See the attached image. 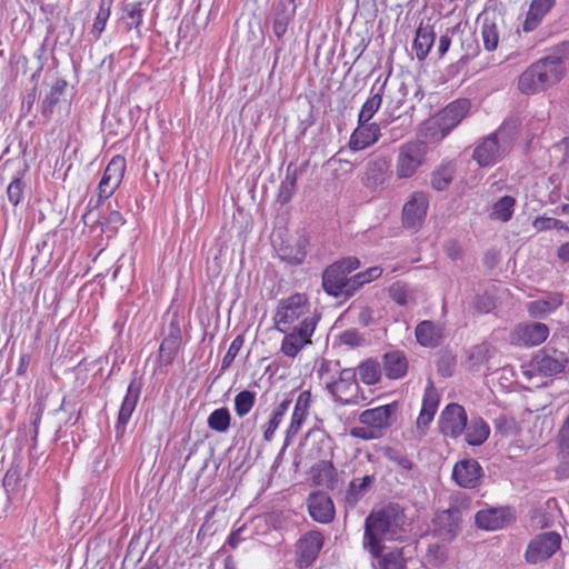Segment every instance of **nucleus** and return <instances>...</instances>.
I'll use <instances>...</instances> for the list:
<instances>
[{
	"mask_svg": "<svg viewBox=\"0 0 569 569\" xmlns=\"http://www.w3.org/2000/svg\"><path fill=\"white\" fill-rule=\"evenodd\" d=\"M407 517L398 503H389L371 511L365 520L362 546L376 551L385 540H397L406 532Z\"/></svg>",
	"mask_w": 569,
	"mask_h": 569,
	"instance_id": "f257e3e1",
	"label": "nucleus"
},
{
	"mask_svg": "<svg viewBox=\"0 0 569 569\" xmlns=\"http://www.w3.org/2000/svg\"><path fill=\"white\" fill-rule=\"evenodd\" d=\"M569 57V43H561L551 53L532 63L518 80V88L525 94H533L557 83L565 71L563 63Z\"/></svg>",
	"mask_w": 569,
	"mask_h": 569,
	"instance_id": "f03ea898",
	"label": "nucleus"
},
{
	"mask_svg": "<svg viewBox=\"0 0 569 569\" xmlns=\"http://www.w3.org/2000/svg\"><path fill=\"white\" fill-rule=\"evenodd\" d=\"M360 267L356 257H347L330 264L322 273L323 290L333 297L350 298L355 295L352 277L349 273Z\"/></svg>",
	"mask_w": 569,
	"mask_h": 569,
	"instance_id": "7ed1b4c3",
	"label": "nucleus"
},
{
	"mask_svg": "<svg viewBox=\"0 0 569 569\" xmlns=\"http://www.w3.org/2000/svg\"><path fill=\"white\" fill-rule=\"evenodd\" d=\"M470 499L466 495L455 497V502L441 512H438L432 520V532L442 541L452 540L460 530L461 511L468 509Z\"/></svg>",
	"mask_w": 569,
	"mask_h": 569,
	"instance_id": "20e7f679",
	"label": "nucleus"
},
{
	"mask_svg": "<svg viewBox=\"0 0 569 569\" xmlns=\"http://www.w3.org/2000/svg\"><path fill=\"white\" fill-rule=\"evenodd\" d=\"M309 308L308 299L301 293L281 300L274 315L277 330L286 333L296 321H299V326H302L306 319L316 318Z\"/></svg>",
	"mask_w": 569,
	"mask_h": 569,
	"instance_id": "39448f33",
	"label": "nucleus"
},
{
	"mask_svg": "<svg viewBox=\"0 0 569 569\" xmlns=\"http://www.w3.org/2000/svg\"><path fill=\"white\" fill-rule=\"evenodd\" d=\"M428 147L420 140H411L399 147L396 174L399 179H409L413 177L419 168L425 163Z\"/></svg>",
	"mask_w": 569,
	"mask_h": 569,
	"instance_id": "423d86ee",
	"label": "nucleus"
},
{
	"mask_svg": "<svg viewBox=\"0 0 569 569\" xmlns=\"http://www.w3.org/2000/svg\"><path fill=\"white\" fill-rule=\"evenodd\" d=\"M327 389L335 401L341 405H358L365 400V397L359 395L357 371L353 368L340 370L338 379L329 382Z\"/></svg>",
	"mask_w": 569,
	"mask_h": 569,
	"instance_id": "0eeeda50",
	"label": "nucleus"
},
{
	"mask_svg": "<svg viewBox=\"0 0 569 569\" xmlns=\"http://www.w3.org/2000/svg\"><path fill=\"white\" fill-rule=\"evenodd\" d=\"M505 129L500 127L496 132L483 138L473 149L472 159L480 167L492 166L500 160L506 151L507 140Z\"/></svg>",
	"mask_w": 569,
	"mask_h": 569,
	"instance_id": "6e6552de",
	"label": "nucleus"
},
{
	"mask_svg": "<svg viewBox=\"0 0 569 569\" xmlns=\"http://www.w3.org/2000/svg\"><path fill=\"white\" fill-rule=\"evenodd\" d=\"M561 546V536L555 531L537 535L532 538L525 553L528 563L536 565L551 558Z\"/></svg>",
	"mask_w": 569,
	"mask_h": 569,
	"instance_id": "1a4fd4ad",
	"label": "nucleus"
},
{
	"mask_svg": "<svg viewBox=\"0 0 569 569\" xmlns=\"http://www.w3.org/2000/svg\"><path fill=\"white\" fill-rule=\"evenodd\" d=\"M471 103L468 99H457L449 103L440 113L436 121L426 123L428 130L439 128L441 130V138H443L450 130L456 128L469 113Z\"/></svg>",
	"mask_w": 569,
	"mask_h": 569,
	"instance_id": "9d476101",
	"label": "nucleus"
},
{
	"mask_svg": "<svg viewBox=\"0 0 569 569\" xmlns=\"http://www.w3.org/2000/svg\"><path fill=\"white\" fill-rule=\"evenodd\" d=\"M468 417L465 408L456 402L445 407L439 418V429L445 437L458 438L467 428Z\"/></svg>",
	"mask_w": 569,
	"mask_h": 569,
	"instance_id": "9b49d317",
	"label": "nucleus"
},
{
	"mask_svg": "<svg viewBox=\"0 0 569 569\" xmlns=\"http://www.w3.org/2000/svg\"><path fill=\"white\" fill-rule=\"evenodd\" d=\"M317 326V318H309L302 326H296L293 330L287 333L281 343V352L290 358H295L300 350L311 343V336Z\"/></svg>",
	"mask_w": 569,
	"mask_h": 569,
	"instance_id": "f8f14e48",
	"label": "nucleus"
},
{
	"mask_svg": "<svg viewBox=\"0 0 569 569\" xmlns=\"http://www.w3.org/2000/svg\"><path fill=\"white\" fill-rule=\"evenodd\" d=\"M569 360L563 351L543 348L532 359L531 366L545 376H556L562 372Z\"/></svg>",
	"mask_w": 569,
	"mask_h": 569,
	"instance_id": "ddd939ff",
	"label": "nucleus"
},
{
	"mask_svg": "<svg viewBox=\"0 0 569 569\" xmlns=\"http://www.w3.org/2000/svg\"><path fill=\"white\" fill-rule=\"evenodd\" d=\"M124 171L126 159L121 156L113 157L104 169L103 176L98 186V194L100 199L106 200L113 194L121 183Z\"/></svg>",
	"mask_w": 569,
	"mask_h": 569,
	"instance_id": "4468645a",
	"label": "nucleus"
},
{
	"mask_svg": "<svg viewBox=\"0 0 569 569\" xmlns=\"http://www.w3.org/2000/svg\"><path fill=\"white\" fill-rule=\"evenodd\" d=\"M483 470L475 459H463L453 466L452 479L462 488L473 489L480 486Z\"/></svg>",
	"mask_w": 569,
	"mask_h": 569,
	"instance_id": "2eb2a0df",
	"label": "nucleus"
},
{
	"mask_svg": "<svg viewBox=\"0 0 569 569\" xmlns=\"http://www.w3.org/2000/svg\"><path fill=\"white\" fill-rule=\"evenodd\" d=\"M428 203L426 193L420 191L412 193L402 209V222L405 228L418 229L422 224L427 214Z\"/></svg>",
	"mask_w": 569,
	"mask_h": 569,
	"instance_id": "dca6fc26",
	"label": "nucleus"
},
{
	"mask_svg": "<svg viewBox=\"0 0 569 569\" xmlns=\"http://www.w3.org/2000/svg\"><path fill=\"white\" fill-rule=\"evenodd\" d=\"M398 403L391 402L385 406H379L372 409L362 411L359 416L360 423L377 429L381 432L392 425V419L396 415Z\"/></svg>",
	"mask_w": 569,
	"mask_h": 569,
	"instance_id": "f3484780",
	"label": "nucleus"
},
{
	"mask_svg": "<svg viewBox=\"0 0 569 569\" xmlns=\"http://www.w3.org/2000/svg\"><path fill=\"white\" fill-rule=\"evenodd\" d=\"M323 545V537L319 531H309L297 543V565L300 568L309 567L318 557Z\"/></svg>",
	"mask_w": 569,
	"mask_h": 569,
	"instance_id": "a211bd4d",
	"label": "nucleus"
},
{
	"mask_svg": "<svg viewBox=\"0 0 569 569\" xmlns=\"http://www.w3.org/2000/svg\"><path fill=\"white\" fill-rule=\"evenodd\" d=\"M140 392L141 383L136 378H133L127 388V393L118 413V420L116 423L117 437H120L124 433L127 425L136 409Z\"/></svg>",
	"mask_w": 569,
	"mask_h": 569,
	"instance_id": "6ab92c4d",
	"label": "nucleus"
},
{
	"mask_svg": "<svg viewBox=\"0 0 569 569\" xmlns=\"http://www.w3.org/2000/svg\"><path fill=\"white\" fill-rule=\"evenodd\" d=\"M548 336L549 328L542 322H523L518 325L512 332V339L525 346H538L546 341Z\"/></svg>",
	"mask_w": 569,
	"mask_h": 569,
	"instance_id": "aec40b11",
	"label": "nucleus"
},
{
	"mask_svg": "<svg viewBox=\"0 0 569 569\" xmlns=\"http://www.w3.org/2000/svg\"><path fill=\"white\" fill-rule=\"evenodd\" d=\"M308 239L305 234L283 240L277 247V253L282 261L290 264H301L307 254Z\"/></svg>",
	"mask_w": 569,
	"mask_h": 569,
	"instance_id": "412c9836",
	"label": "nucleus"
},
{
	"mask_svg": "<svg viewBox=\"0 0 569 569\" xmlns=\"http://www.w3.org/2000/svg\"><path fill=\"white\" fill-rule=\"evenodd\" d=\"M380 137V126L376 122L360 123L352 132L349 140V148L353 151H360L378 141Z\"/></svg>",
	"mask_w": 569,
	"mask_h": 569,
	"instance_id": "4be33fe9",
	"label": "nucleus"
},
{
	"mask_svg": "<svg viewBox=\"0 0 569 569\" xmlns=\"http://www.w3.org/2000/svg\"><path fill=\"white\" fill-rule=\"evenodd\" d=\"M476 525L485 530H498L511 521V515L507 508H489L480 510L475 516Z\"/></svg>",
	"mask_w": 569,
	"mask_h": 569,
	"instance_id": "5701e85b",
	"label": "nucleus"
},
{
	"mask_svg": "<svg viewBox=\"0 0 569 569\" xmlns=\"http://www.w3.org/2000/svg\"><path fill=\"white\" fill-rule=\"evenodd\" d=\"M308 509L311 518L321 523H328L335 517L333 502L330 497L322 492L309 496Z\"/></svg>",
	"mask_w": 569,
	"mask_h": 569,
	"instance_id": "b1692460",
	"label": "nucleus"
},
{
	"mask_svg": "<svg viewBox=\"0 0 569 569\" xmlns=\"http://www.w3.org/2000/svg\"><path fill=\"white\" fill-rule=\"evenodd\" d=\"M372 556V566L375 569H403L405 558L400 549L387 550L383 543H379L376 551L368 550Z\"/></svg>",
	"mask_w": 569,
	"mask_h": 569,
	"instance_id": "393cba45",
	"label": "nucleus"
},
{
	"mask_svg": "<svg viewBox=\"0 0 569 569\" xmlns=\"http://www.w3.org/2000/svg\"><path fill=\"white\" fill-rule=\"evenodd\" d=\"M181 343V330L176 322L169 325L168 333L159 347V361L163 366L170 365Z\"/></svg>",
	"mask_w": 569,
	"mask_h": 569,
	"instance_id": "a878e982",
	"label": "nucleus"
},
{
	"mask_svg": "<svg viewBox=\"0 0 569 569\" xmlns=\"http://www.w3.org/2000/svg\"><path fill=\"white\" fill-rule=\"evenodd\" d=\"M295 13V0H279L272 19V31L279 40L282 39L287 32L288 26L292 21Z\"/></svg>",
	"mask_w": 569,
	"mask_h": 569,
	"instance_id": "bb28decb",
	"label": "nucleus"
},
{
	"mask_svg": "<svg viewBox=\"0 0 569 569\" xmlns=\"http://www.w3.org/2000/svg\"><path fill=\"white\" fill-rule=\"evenodd\" d=\"M563 302V296L559 292H549L540 299L528 303V312L532 318H546L556 311Z\"/></svg>",
	"mask_w": 569,
	"mask_h": 569,
	"instance_id": "cd10ccee",
	"label": "nucleus"
},
{
	"mask_svg": "<svg viewBox=\"0 0 569 569\" xmlns=\"http://www.w3.org/2000/svg\"><path fill=\"white\" fill-rule=\"evenodd\" d=\"M379 80L380 79L378 78L371 88V97L368 98L361 107L358 116L360 123L369 122L382 103V97L388 84L389 76L383 80L381 84L378 86Z\"/></svg>",
	"mask_w": 569,
	"mask_h": 569,
	"instance_id": "c85d7f7f",
	"label": "nucleus"
},
{
	"mask_svg": "<svg viewBox=\"0 0 569 569\" xmlns=\"http://www.w3.org/2000/svg\"><path fill=\"white\" fill-rule=\"evenodd\" d=\"M376 482V475H366L350 481L345 495L346 503L353 508L372 488Z\"/></svg>",
	"mask_w": 569,
	"mask_h": 569,
	"instance_id": "c756f323",
	"label": "nucleus"
},
{
	"mask_svg": "<svg viewBox=\"0 0 569 569\" xmlns=\"http://www.w3.org/2000/svg\"><path fill=\"white\" fill-rule=\"evenodd\" d=\"M383 371L389 379H400L408 370V361L403 352L395 350L386 352L382 357Z\"/></svg>",
	"mask_w": 569,
	"mask_h": 569,
	"instance_id": "7c9ffc66",
	"label": "nucleus"
},
{
	"mask_svg": "<svg viewBox=\"0 0 569 569\" xmlns=\"http://www.w3.org/2000/svg\"><path fill=\"white\" fill-rule=\"evenodd\" d=\"M416 339L423 347H437L442 338V328L430 320L419 322L415 329Z\"/></svg>",
	"mask_w": 569,
	"mask_h": 569,
	"instance_id": "2f4dec72",
	"label": "nucleus"
},
{
	"mask_svg": "<svg viewBox=\"0 0 569 569\" xmlns=\"http://www.w3.org/2000/svg\"><path fill=\"white\" fill-rule=\"evenodd\" d=\"M389 162L386 158L381 157L368 163L365 184L370 189L381 187L388 179Z\"/></svg>",
	"mask_w": 569,
	"mask_h": 569,
	"instance_id": "473e14b6",
	"label": "nucleus"
},
{
	"mask_svg": "<svg viewBox=\"0 0 569 569\" xmlns=\"http://www.w3.org/2000/svg\"><path fill=\"white\" fill-rule=\"evenodd\" d=\"M436 39V33L430 26L420 24L416 32V38L413 40V50L416 51V57L419 61H422L428 56L430 49L433 46Z\"/></svg>",
	"mask_w": 569,
	"mask_h": 569,
	"instance_id": "72a5a7b5",
	"label": "nucleus"
},
{
	"mask_svg": "<svg viewBox=\"0 0 569 569\" xmlns=\"http://www.w3.org/2000/svg\"><path fill=\"white\" fill-rule=\"evenodd\" d=\"M555 0H532L523 22V30L527 32L535 30Z\"/></svg>",
	"mask_w": 569,
	"mask_h": 569,
	"instance_id": "f704fd0d",
	"label": "nucleus"
},
{
	"mask_svg": "<svg viewBox=\"0 0 569 569\" xmlns=\"http://www.w3.org/2000/svg\"><path fill=\"white\" fill-rule=\"evenodd\" d=\"M66 87L67 82L64 80L57 79L56 82L51 86L50 91L42 100L41 113L47 120L51 118L54 107L61 101Z\"/></svg>",
	"mask_w": 569,
	"mask_h": 569,
	"instance_id": "c9c22d12",
	"label": "nucleus"
},
{
	"mask_svg": "<svg viewBox=\"0 0 569 569\" xmlns=\"http://www.w3.org/2000/svg\"><path fill=\"white\" fill-rule=\"evenodd\" d=\"M465 431L468 445L480 446L488 439L490 428L482 418H473Z\"/></svg>",
	"mask_w": 569,
	"mask_h": 569,
	"instance_id": "e433bc0d",
	"label": "nucleus"
},
{
	"mask_svg": "<svg viewBox=\"0 0 569 569\" xmlns=\"http://www.w3.org/2000/svg\"><path fill=\"white\" fill-rule=\"evenodd\" d=\"M360 380L366 385H376L381 378V365L376 359L369 358L362 361L356 370Z\"/></svg>",
	"mask_w": 569,
	"mask_h": 569,
	"instance_id": "4c0bfd02",
	"label": "nucleus"
},
{
	"mask_svg": "<svg viewBox=\"0 0 569 569\" xmlns=\"http://www.w3.org/2000/svg\"><path fill=\"white\" fill-rule=\"evenodd\" d=\"M456 173L455 164L451 162L442 163L431 174V186L438 191L448 188Z\"/></svg>",
	"mask_w": 569,
	"mask_h": 569,
	"instance_id": "58836bf2",
	"label": "nucleus"
},
{
	"mask_svg": "<svg viewBox=\"0 0 569 569\" xmlns=\"http://www.w3.org/2000/svg\"><path fill=\"white\" fill-rule=\"evenodd\" d=\"M516 206V199L511 196H505L492 207L491 217L496 220L507 222L512 218Z\"/></svg>",
	"mask_w": 569,
	"mask_h": 569,
	"instance_id": "ea45409f",
	"label": "nucleus"
},
{
	"mask_svg": "<svg viewBox=\"0 0 569 569\" xmlns=\"http://www.w3.org/2000/svg\"><path fill=\"white\" fill-rule=\"evenodd\" d=\"M231 422V415L228 408H218L214 409L208 417L207 423L208 427L217 432L223 433L226 432Z\"/></svg>",
	"mask_w": 569,
	"mask_h": 569,
	"instance_id": "a19ab883",
	"label": "nucleus"
},
{
	"mask_svg": "<svg viewBox=\"0 0 569 569\" xmlns=\"http://www.w3.org/2000/svg\"><path fill=\"white\" fill-rule=\"evenodd\" d=\"M297 186V170L291 171V166L288 167L286 178L281 182L279 192H278V201L282 204L288 203L295 191Z\"/></svg>",
	"mask_w": 569,
	"mask_h": 569,
	"instance_id": "79ce46f5",
	"label": "nucleus"
},
{
	"mask_svg": "<svg viewBox=\"0 0 569 569\" xmlns=\"http://www.w3.org/2000/svg\"><path fill=\"white\" fill-rule=\"evenodd\" d=\"M256 393L250 390H242L234 397V411L238 417L247 416L253 408Z\"/></svg>",
	"mask_w": 569,
	"mask_h": 569,
	"instance_id": "37998d69",
	"label": "nucleus"
},
{
	"mask_svg": "<svg viewBox=\"0 0 569 569\" xmlns=\"http://www.w3.org/2000/svg\"><path fill=\"white\" fill-rule=\"evenodd\" d=\"M143 9L141 8V3H128L123 8V13L121 19L126 22L129 29L134 28L139 29L142 23Z\"/></svg>",
	"mask_w": 569,
	"mask_h": 569,
	"instance_id": "c03bdc74",
	"label": "nucleus"
},
{
	"mask_svg": "<svg viewBox=\"0 0 569 569\" xmlns=\"http://www.w3.org/2000/svg\"><path fill=\"white\" fill-rule=\"evenodd\" d=\"M481 37L486 50L493 51L498 47L499 33L497 24L492 21L485 20L481 28Z\"/></svg>",
	"mask_w": 569,
	"mask_h": 569,
	"instance_id": "a18cd8bd",
	"label": "nucleus"
},
{
	"mask_svg": "<svg viewBox=\"0 0 569 569\" xmlns=\"http://www.w3.org/2000/svg\"><path fill=\"white\" fill-rule=\"evenodd\" d=\"M439 405V395L433 387L432 382H429L428 387L425 390L421 410L422 412L430 413L432 416L436 415Z\"/></svg>",
	"mask_w": 569,
	"mask_h": 569,
	"instance_id": "49530a36",
	"label": "nucleus"
},
{
	"mask_svg": "<svg viewBox=\"0 0 569 569\" xmlns=\"http://www.w3.org/2000/svg\"><path fill=\"white\" fill-rule=\"evenodd\" d=\"M101 202L102 199L100 198L94 203L92 199L88 202V209L82 216V221L87 227H101V211L99 210V206Z\"/></svg>",
	"mask_w": 569,
	"mask_h": 569,
	"instance_id": "de8ad7c7",
	"label": "nucleus"
},
{
	"mask_svg": "<svg viewBox=\"0 0 569 569\" xmlns=\"http://www.w3.org/2000/svg\"><path fill=\"white\" fill-rule=\"evenodd\" d=\"M124 219L122 214L118 210H112L107 217L102 219L101 222V232L108 234V237H112L122 226Z\"/></svg>",
	"mask_w": 569,
	"mask_h": 569,
	"instance_id": "09e8293b",
	"label": "nucleus"
},
{
	"mask_svg": "<svg viewBox=\"0 0 569 569\" xmlns=\"http://www.w3.org/2000/svg\"><path fill=\"white\" fill-rule=\"evenodd\" d=\"M26 182L21 178H14L7 188L8 200L14 207L22 202Z\"/></svg>",
	"mask_w": 569,
	"mask_h": 569,
	"instance_id": "8fccbe9b",
	"label": "nucleus"
},
{
	"mask_svg": "<svg viewBox=\"0 0 569 569\" xmlns=\"http://www.w3.org/2000/svg\"><path fill=\"white\" fill-rule=\"evenodd\" d=\"M382 452L387 459L395 462L401 469L407 470V471L412 469V467H413L412 461L406 455H403L401 451H399L392 447H386L382 449Z\"/></svg>",
	"mask_w": 569,
	"mask_h": 569,
	"instance_id": "3c124183",
	"label": "nucleus"
},
{
	"mask_svg": "<svg viewBox=\"0 0 569 569\" xmlns=\"http://www.w3.org/2000/svg\"><path fill=\"white\" fill-rule=\"evenodd\" d=\"M382 273L379 267H371L366 271L358 272L352 276V283L355 286V292L359 290L365 283H368L375 279H378Z\"/></svg>",
	"mask_w": 569,
	"mask_h": 569,
	"instance_id": "603ef678",
	"label": "nucleus"
},
{
	"mask_svg": "<svg viewBox=\"0 0 569 569\" xmlns=\"http://www.w3.org/2000/svg\"><path fill=\"white\" fill-rule=\"evenodd\" d=\"M109 16H110V8H109V6L108 7L104 6V0H101L99 11L96 16V19H94V22L92 26V30H91V33L94 34L97 39L100 37V34L104 30L107 21L109 19Z\"/></svg>",
	"mask_w": 569,
	"mask_h": 569,
	"instance_id": "864d4df0",
	"label": "nucleus"
},
{
	"mask_svg": "<svg viewBox=\"0 0 569 569\" xmlns=\"http://www.w3.org/2000/svg\"><path fill=\"white\" fill-rule=\"evenodd\" d=\"M317 470L319 472V482L325 483L326 486H332V483L336 480V469L332 466V463L321 461L320 463H318Z\"/></svg>",
	"mask_w": 569,
	"mask_h": 569,
	"instance_id": "5fc2aeb1",
	"label": "nucleus"
},
{
	"mask_svg": "<svg viewBox=\"0 0 569 569\" xmlns=\"http://www.w3.org/2000/svg\"><path fill=\"white\" fill-rule=\"evenodd\" d=\"M243 345V338L242 336H237L232 342L230 343L227 353L224 355L221 363V369L226 370L230 367L237 355L239 353L240 349Z\"/></svg>",
	"mask_w": 569,
	"mask_h": 569,
	"instance_id": "6e6d98bb",
	"label": "nucleus"
},
{
	"mask_svg": "<svg viewBox=\"0 0 569 569\" xmlns=\"http://www.w3.org/2000/svg\"><path fill=\"white\" fill-rule=\"evenodd\" d=\"M533 227L538 231H546L551 229H566L568 230L566 223L559 219L547 218V217H538L533 221Z\"/></svg>",
	"mask_w": 569,
	"mask_h": 569,
	"instance_id": "4d7b16f0",
	"label": "nucleus"
},
{
	"mask_svg": "<svg viewBox=\"0 0 569 569\" xmlns=\"http://www.w3.org/2000/svg\"><path fill=\"white\" fill-rule=\"evenodd\" d=\"M389 295L391 299L400 306H406L409 303V291L403 283H393L389 289Z\"/></svg>",
	"mask_w": 569,
	"mask_h": 569,
	"instance_id": "13d9d810",
	"label": "nucleus"
},
{
	"mask_svg": "<svg viewBox=\"0 0 569 569\" xmlns=\"http://www.w3.org/2000/svg\"><path fill=\"white\" fill-rule=\"evenodd\" d=\"M339 339L342 345L349 347H359L365 342L363 336L357 329L345 330Z\"/></svg>",
	"mask_w": 569,
	"mask_h": 569,
	"instance_id": "bf43d9fd",
	"label": "nucleus"
},
{
	"mask_svg": "<svg viewBox=\"0 0 569 569\" xmlns=\"http://www.w3.org/2000/svg\"><path fill=\"white\" fill-rule=\"evenodd\" d=\"M495 428L502 436H510L515 433L516 430V421L513 418L507 416H499L495 420Z\"/></svg>",
	"mask_w": 569,
	"mask_h": 569,
	"instance_id": "052dcab7",
	"label": "nucleus"
},
{
	"mask_svg": "<svg viewBox=\"0 0 569 569\" xmlns=\"http://www.w3.org/2000/svg\"><path fill=\"white\" fill-rule=\"evenodd\" d=\"M350 436L361 440H373L381 437V432L371 427H353L350 429Z\"/></svg>",
	"mask_w": 569,
	"mask_h": 569,
	"instance_id": "680f3d73",
	"label": "nucleus"
},
{
	"mask_svg": "<svg viewBox=\"0 0 569 569\" xmlns=\"http://www.w3.org/2000/svg\"><path fill=\"white\" fill-rule=\"evenodd\" d=\"M438 372L442 377H451L456 367V359L451 355H443L438 361Z\"/></svg>",
	"mask_w": 569,
	"mask_h": 569,
	"instance_id": "e2e57ef3",
	"label": "nucleus"
},
{
	"mask_svg": "<svg viewBox=\"0 0 569 569\" xmlns=\"http://www.w3.org/2000/svg\"><path fill=\"white\" fill-rule=\"evenodd\" d=\"M492 347L488 343H480L472 348L470 358L477 362L487 361L491 358Z\"/></svg>",
	"mask_w": 569,
	"mask_h": 569,
	"instance_id": "0e129e2a",
	"label": "nucleus"
},
{
	"mask_svg": "<svg viewBox=\"0 0 569 569\" xmlns=\"http://www.w3.org/2000/svg\"><path fill=\"white\" fill-rule=\"evenodd\" d=\"M559 447L561 452L569 457V416L559 430Z\"/></svg>",
	"mask_w": 569,
	"mask_h": 569,
	"instance_id": "69168bd1",
	"label": "nucleus"
},
{
	"mask_svg": "<svg viewBox=\"0 0 569 569\" xmlns=\"http://www.w3.org/2000/svg\"><path fill=\"white\" fill-rule=\"evenodd\" d=\"M475 309L481 313H488L495 308V302L490 296L482 295L476 298Z\"/></svg>",
	"mask_w": 569,
	"mask_h": 569,
	"instance_id": "338daca9",
	"label": "nucleus"
},
{
	"mask_svg": "<svg viewBox=\"0 0 569 569\" xmlns=\"http://www.w3.org/2000/svg\"><path fill=\"white\" fill-rule=\"evenodd\" d=\"M310 403H311V393L309 391H302L298 396L293 411H296L298 413H302L303 416L307 417Z\"/></svg>",
	"mask_w": 569,
	"mask_h": 569,
	"instance_id": "774afa93",
	"label": "nucleus"
}]
</instances>
